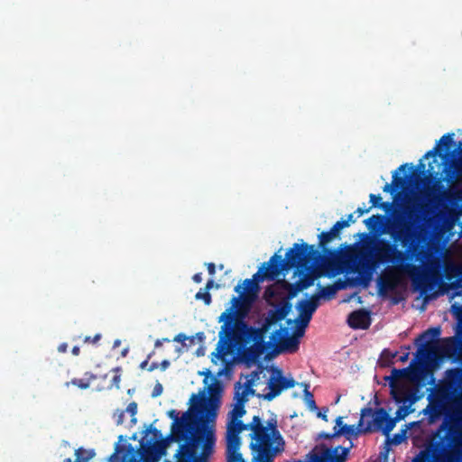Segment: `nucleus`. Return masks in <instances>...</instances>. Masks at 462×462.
Instances as JSON below:
<instances>
[{
    "label": "nucleus",
    "mask_w": 462,
    "mask_h": 462,
    "mask_svg": "<svg viewBox=\"0 0 462 462\" xmlns=\"http://www.w3.org/2000/svg\"><path fill=\"white\" fill-rule=\"evenodd\" d=\"M237 384H238V387H237L238 389L235 393V399L236 400L237 403L241 402V404H245L247 402L248 393H253L254 390L251 389L249 385H247L245 388H242L240 386L239 383Z\"/></svg>",
    "instance_id": "nucleus-30"
},
{
    "label": "nucleus",
    "mask_w": 462,
    "mask_h": 462,
    "mask_svg": "<svg viewBox=\"0 0 462 462\" xmlns=\"http://www.w3.org/2000/svg\"><path fill=\"white\" fill-rule=\"evenodd\" d=\"M383 192L393 194L396 190L393 184L386 183L383 188Z\"/></svg>",
    "instance_id": "nucleus-50"
},
{
    "label": "nucleus",
    "mask_w": 462,
    "mask_h": 462,
    "mask_svg": "<svg viewBox=\"0 0 462 462\" xmlns=\"http://www.w3.org/2000/svg\"><path fill=\"white\" fill-rule=\"evenodd\" d=\"M235 287L239 295L231 299V306L218 318V322H224L219 331V341L217 350V356H225L232 346H242L247 342L249 326L245 319L257 298L259 285L253 279H245Z\"/></svg>",
    "instance_id": "nucleus-4"
},
{
    "label": "nucleus",
    "mask_w": 462,
    "mask_h": 462,
    "mask_svg": "<svg viewBox=\"0 0 462 462\" xmlns=\"http://www.w3.org/2000/svg\"><path fill=\"white\" fill-rule=\"evenodd\" d=\"M126 411L130 413L132 417H134L137 413V403L135 402H132L127 405Z\"/></svg>",
    "instance_id": "nucleus-46"
},
{
    "label": "nucleus",
    "mask_w": 462,
    "mask_h": 462,
    "mask_svg": "<svg viewBox=\"0 0 462 462\" xmlns=\"http://www.w3.org/2000/svg\"><path fill=\"white\" fill-rule=\"evenodd\" d=\"M337 224L339 225L341 229H343L345 227H348L350 226L348 221H346V219L345 220L337 221Z\"/></svg>",
    "instance_id": "nucleus-57"
},
{
    "label": "nucleus",
    "mask_w": 462,
    "mask_h": 462,
    "mask_svg": "<svg viewBox=\"0 0 462 462\" xmlns=\"http://www.w3.org/2000/svg\"><path fill=\"white\" fill-rule=\"evenodd\" d=\"M97 379V375L92 374L91 372H86L84 374V378L79 379L74 378L70 382H67L65 383L66 386H69V384L75 385L79 387L81 390H86L89 388L91 382L95 381Z\"/></svg>",
    "instance_id": "nucleus-23"
},
{
    "label": "nucleus",
    "mask_w": 462,
    "mask_h": 462,
    "mask_svg": "<svg viewBox=\"0 0 462 462\" xmlns=\"http://www.w3.org/2000/svg\"><path fill=\"white\" fill-rule=\"evenodd\" d=\"M148 430L152 433L154 439H158V438L162 437L161 430H159L156 428H152V425L150 426V429Z\"/></svg>",
    "instance_id": "nucleus-52"
},
{
    "label": "nucleus",
    "mask_w": 462,
    "mask_h": 462,
    "mask_svg": "<svg viewBox=\"0 0 462 462\" xmlns=\"http://www.w3.org/2000/svg\"><path fill=\"white\" fill-rule=\"evenodd\" d=\"M100 338H101V334H96L94 337L87 336L84 337L83 342L89 343V344H96L100 340Z\"/></svg>",
    "instance_id": "nucleus-44"
},
{
    "label": "nucleus",
    "mask_w": 462,
    "mask_h": 462,
    "mask_svg": "<svg viewBox=\"0 0 462 462\" xmlns=\"http://www.w3.org/2000/svg\"><path fill=\"white\" fill-rule=\"evenodd\" d=\"M269 329H265L264 328V325L263 324L262 325V327L260 328H253V327H249L247 341L253 340V341H254V343L256 345L260 344L262 348H263V337H264V334Z\"/></svg>",
    "instance_id": "nucleus-24"
},
{
    "label": "nucleus",
    "mask_w": 462,
    "mask_h": 462,
    "mask_svg": "<svg viewBox=\"0 0 462 462\" xmlns=\"http://www.w3.org/2000/svg\"><path fill=\"white\" fill-rule=\"evenodd\" d=\"M334 430V435H344L347 439L352 436H357L358 434H365V432L359 431V423L356 427L355 425H343L342 417L337 418Z\"/></svg>",
    "instance_id": "nucleus-19"
},
{
    "label": "nucleus",
    "mask_w": 462,
    "mask_h": 462,
    "mask_svg": "<svg viewBox=\"0 0 462 462\" xmlns=\"http://www.w3.org/2000/svg\"><path fill=\"white\" fill-rule=\"evenodd\" d=\"M278 283H280L284 289L288 291V298L286 300H290L295 297L299 291H303L299 285L298 282L295 283H289L288 282L282 280L279 281Z\"/></svg>",
    "instance_id": "nucleus-29"
},
{
    "label": "nucleus",
    "mask_w": 462,
    "mask_h": 462,
    "mask_svg": "<svg viewBox=\"0 0 462 462\" xmlns=\"http://www.w3.org/2000/svg\"><path fill=\"white\" fill-rule=\"evenodd\" d=\"M349 448L337 446L335 449L322 448L319 452H310L308 462H345Z\"/></svg>",
    "instance_id": "nucleus-13"
},
{
    "label": "nucleus",
    "mask_w": 462,
    "mask_h": 462,
    "mask_svg": "<svg viewBox=\"0 0 462 462\" xmlns=\"http://www.w3.org/2000/svg\"><path fill=\"white\" fill-rule=\"evenodd\" d=\"M113 371L116 373V374L112 378L111 384L109 385V388L111 389V388L115 387L116 389H119L120 382H121V374H120L121 368L116 367L113 369Z\"/></svg>",
    "instance_id": "nucleus-39"
},
{
    "label": "nucleus",
    "mask_w": 462,
    "mask_h": 462,
    "mask_svg": "<svg viewBox=\"0 0 462 462\" xmlns=\"http://www.w3.org/2000/svg\"><path fill=\"white\" fill-rule=\"evenodd\" d=\"M67 350H68V344L67 343H62V344H60L58 346V351L60 353H65V352H67Z\"/></svg>",
    "instance_id": "nucleus-58"
},
{
    "label": "nucleus",
    "mask_w": 462,
    "mask_h": 462,
    "mask_svg": "<svg viewBox=\"0 0 462 462\" xmlns=\"http://www.w3.org/2000/svg\"><path fill=\"white\" fill-rule=\"evenodd\" d=\"M159 367V364L157 362H152L149 367H148V371L149 372H152L154 371L155 369H157Z\"/></svg>",
    "instance_id": "nucleus-60"
},
{
    "label": "nucleus",
    "mask_w": 462,
    "mask_h": 462,
    "mask_svg": "<svg viewBox=\"0 0 462 462\" xmlns=\"http://www.w3.org/2000/svg\"><path fill=\"white\" fill-rule=\"evenodd\" d=\"M164 342L169 343V342H171V339L168 338V337H163V338L156 339L155 342H154V346L155 347H160V346H162V344Z\"/></svg>",
    "instance_id": "nucleus-51"
},
{
    "label": "nucleus",
    "mask_w": 462,
    "mask_h": 462,
    "mask_svg": "<svg viewBox=\"0 0 462 462\" xmlns=\"http://www.w3.org/2000/svg\"><path fill=\"white\" fill-rule=\"evenodd\" d=\"M206 265H207L208 273L210 275H214L215 273H216V265H215V263H208Z\"/></svg>",
    "instance_id": "nucleus-53"
},
{
    "label": "nucleus",
    "mask_w": 462,
    "mask_h": 462,
    "mask_svg": "<svg viewBox=\"0 0 462 462\" xmlns=\"http://www.w3.org/2000/svg\"><path fill=\"white\" fill-rule=\"evenodd\" d=\"M264 294L273 297L274 296V291L271 289V287H269L265 290Z\"/></svg>",
    "instance_id": "nucleus-64"
},
{
    "label": "nucleus",
    "mask_w": 462,
    "mask_h": 462,
    "mask_svg": "<svg viewBox=\"0 0 462 462\" xmlns=\"http://www.w3.org/2000/svg\"><path fill=\"white\" fill-rule=\"evenodd\" d=\"M406 375H407V369L393 368L391 372V374L385 376L384 380L389 383V386H391V383H393V385L402 384L400 383V380L402 378H404Z\"/></svg>",
    "instance_id": "nucleus-26"
},
{
    "label": "nucleus",
    "mask_w": 462,
    "mask_h": 462,
    "mask_svg": "<svg viewBox=\"0 0 462 462\" xmlns=\"http://www.w3.org/2000/svg\"><path fill=\"white\" fill-rule=\"evenodd\" d=\"M163 392V386L162 383H157L154 387H153V390L152 392V398H156L158 396H160Z\"/></svg>",
    "instance_id": "nucleus-42"
},
{
    "label": "nucleus",
    "mask_w": 462,
    "mask_h": 462,
    "mask_svg": "<svg viewBox=\"0 0 462 462\" xmlns=\"http://www.w3.org/2000/svg\"><path fill=\"white\" fill-rule=\"evenodd\" d=\"M124 417H125L124 411H120V413L118 414V417L116 419V423L117 424H122L123 421H124Z\"/></svg>",
    "instance_id": "nucleus-61"
},
{
    "label": "nucleus",
    "mask_w": 462,
    "mask_h": 462,
    "mask_svg": "<svg viewBox=\"0 0 462 462\" xmlns=\"http://www.w3.org/2000/svg\"><path fill=\"white\" fill-rule=\"evenodd\" d=\"M409 179V176L400 177L397 175V173H393V186L395 189V190L399 189H402L406 183L407 180Z\"/></svg>",
    "instance_id": "nucleus-37"
},
{
    "label": "nucleus",
    "mask_w": 462,
    "mask_h": 462,
    "mask_svg": "<svg viewBox=\"0 0 462 462\" xmlns=\"http://www.w3.org/2000/svg\"><path fill=\"white\" fill-rule=\"evenodd\" d=\"M148 450V446L147 447H143V449H142V452H141V457H143V459L144 460V462H153V453H147L146 451Z\"/></svg>",
    "instance_id": "nucleus-41"
},
{
    "label": "nucleus",
    "mask_w": 462,
    "mask_h": 462,
    "mask_svg": "<svg viewBox=\"0 0 462 462\" xmlns=\"http://www.w3.org/2000/svg\"><path fill=\"white\" fill-rule=\"evenodd\" d=\"M221 392L222 386L219 382L216 381L215 383L208 386L209 396L205 393V391L199 395H191L189 401L196 405L203 425L208 424L214 427L219 408Z\"/></svg>",
    "instance_id": "nucleus-8"
},
{
    "label": "nucleus",
    "mask_w": 462,
    "mask_h": 462,
    "mask_svg": "<svg viewBox=\"0 0 462 462\" xmlns=\"http://www.w3.org/2000/svg\"><path fill=\"white\" fill-rule=\"evenodd\" d=\"M454 135L453 133L444 134L436 146L427 152L423 157L429 158L439 154L441 158H447L449 155L448 151L450 147L454 144Z\"/></svg>",
    "instance_id": "nucleus-17"
},
{
    "label": "nucleus",
    "mask_w": 462,
    "mask_h": 462,
    "mask_svg": "<svg viewBox=\"0 0 462 462\" xmlns=\"http://www.w3.org/2000/svg\"><path fill=\"white\" fill-rule=\"evenodd\" d=\"M369 199L372 204V208H379L388 211L392 207V204L389 202H382V197L380 195L370 194Z\"/></svg>",
    "instance_id": "nucleus-33"
},
{
    "label": "nucleus",
    "mask_w": 462,
    "mask_h": 462,
    "mask_svg": "<svg viewBox=\"0 0 462 462\" xmlns=\"http://www.w3.org/2000/svg\"><path fill=\"white\" fill-rule=\"evenodd\" d=\"M337 288L335 285H328L322 287L319 293H315L312 296L318 297V302H319L320 298L331 299L335 296Z\"/></svg>",
    "instance_id": "nucleus-31"
},
{
    "label": "nucleus",
    "mask_w": 462,
    "mask_h": 462,
    "mask_svg": "<svg viewBox=\"0 0 462 462\" xmlns=\"http://www.w3.org/2000/svg\"><path fill=\"white\" fill-rule=\"evenodd\" d=\"M421 226L415 222H405L398 226L397 230L391 232V237L394 243L400 242L405 247L404 251L397 248V245L390 241L380 238L374 246L368 252L355 251L352 247L345 254V257L356 265V271L360 275L365 274L363 282L367 284L372 272L380 263H391L396 270L410 276L416 287L425 286L427 276L422 272L420 265L412 263V261H420L424 263L428 259V253L424 245L421 235Z\"/></svg>",
    "instance_id": "nucleus-1"
},
{
    "label": "nucleus",
    "mask_w": 462,
    "mask_h": 462,
    "mask_svg": "<svg viewBox=\"0 0 462 462\" xmlns=\"http://www.w3.org/2000/svg\"><path fill=\"white\" fill-rule=\"evenodd\" d=\"M390 388L391 395L395 402L405 403L409 400L410 394L403 384L393 385V383H391Z\"/></svg>",
    "instance_id": "nucleus-22"
},
{
    "label": "nucleus",
    "mask_w": 462,
    "mask_h": 462,
    "mask_svg": "<svg viewBox=\"0 0 462 462\" xmlns=\"http://www.w3.org/2000/svg\"><path fill=\"white\" fill-rule=\"evenodd\" d=\"M320 259L321 254L313 245L295 243L287 251L284 259L282 255L274 254L268 262L263 263L258 272L253 275V280L257 284L264 280L273 281L282 271L296 268L301 275L298 283L302 290H305L310 287L317 278L314 271Z\"/></svg>",
    "instance_id": "nucleus-5"
},
{
    "label": "nucleus",
    "mask_w": 462,
    "mask_h": 462,
    "mask_svg": "<svg viewBox=\"0 0 462 462\" xmlns=\"http://www.w3.org/2000/svg\"><path fill=\"white\" fill-rule=\"evenodd\" d=\"M409 413L408 408L404 406L399 407V409L396 411V420L403 419L407 414Z\"/></svg>",
    "instance_id": "nucleus-45"
},
{
    "label": "nucleus",
    "mask_w": 462,
    "mask_h": 462,
    "mask_svg": "<svg viewBox=\"0 0 462 462\" xmlns=\"http://www.w3.org/2000/svg\"><path fill=\"white\" fill-rule=\"evenodd\" d=\"M319 305V302H318V297L312 295L309 300H301L298 302L296 307L299 310V327L305 329Z\"/></svg>",
    "instance_id": "nucleus-15"
},
{
    "label": "nucleus",
    "mask_w": 462,
    "mask_h": 462,
    "mask_svg": "<svg viewBox=\"0 0 462 462\" xmlns=\"http://www.w3.org/2000/svg\"><path fill=\"white\" fill-rule=\"evenodd\" d=\"M271 373L267 383L268 392L263 395L266 401H273L279 396L284 390L293 388L296 385V381L292 377L283 376L282 370L275 365L268 367Z\"/></svg>",
    "instance_id": "nucleus-10"
},
{
    "label": "nucleus",
    "mask_w": 462,
    "mask_h": 462,
    "mask_svg": "<svg viewBox=\"0 0 462 462\" xmlns=\"http://www.w3.org/2000/svg\"><path fill=\"white\" fill-rule=\"evenodd\" d=\"M245 404L236 403L232 411L228 412L227 419L232 420H238L245 414Z\"/></svg>",
    "instance_id": "nucleus-32"
},
{
    "label": "nucleus",
    "mask_w": 462,
    "mask_h": 462,
    "mask_svg": "<svg viewBox=\"0 0 462 462\" xmlns=\"http://www.w3.org/2000/svg\"><path fill=\"white\" fill-rule=\"evenodd\" d=\"M448 380L437 386L430 395L428 406L431 420L445 416L443 422L439 425L437 435L446 431L440 438L439 445L442 450H446L454 445L449 451V460H458L462 450L457 448L459 439L462 437V394L459 390L462 383V369H449L447 372Z\"/></svg>",
    "instance_id": "nucleus-2"
},
{
    "label": "nucleus",
    "mask_w": 462,
    "mask_h": 462,
    "mask_svg": "<svg viewBox=\"0 0 462 462\" xmlns=\"http://www.w3.org/2000/svg\"><path fill=\"white\" fill-rule=\"evenodd\" d=\"M275 309L282 316V318L284 319L291 310V304L289 301V300H283L278 304V306Z\"/></svg>",
    "instance_id": "nucleus-36"
},
{
    "label": "nucleus",
    "mask_w": 462,
    "mask_h": 462,
    "mask_svg": "<svg viewBox=\"0 0 462 462\" xmlns=\"http://www.w3.org/2000/svg\"><path fill=\"white\" fill-rule=\"evenodd\" d=\"M189 339L191 343L194 342V337H187L186 335L182 334V333H180L178 334L173 339L172 341L174 342H181L183 343L185 340Z\"/></svg>",
    "instance_id": "nucleus-43"
},
{
    "label": "nucleus",
    "mask_w": 462,
    "mask_h": 462,
    "mask_svg": "<svg viewBox=\"0 0 462 462\" xmlns=\"http://www.w3.org/2000/svg\"><path fill=\"white\" fill-rule=\"evenodd\" d=\"M213 287H216L217 289H218L219 284L215 283V282L213 280H208L206 283L204 290L207 291H209V290L212 289Z\"/></svg>",
    "instance_id": "nucleus-48"
},
{
    "label": "nucleus",
    "mask_w": 462,
    "mask_h": 462,
    "mask_svg": "<svg viewBox=\"0 0 462 462\" xmlns=\"http://www.w3.org/2000/svg\"><path fill=\"white\" fill-rule=\"evenodd\" d=\"M317 416L319 418L322 419L323 420L328 421V416L326 414V411L325 412L319 411Z\"/></svg>",
    "instance_id": "nucleus-63"
},
{
    "label": "nucleus",
    "mask_w": 462,
    "mask_h": 462,
    "mask_svg": "<svg viewBox=\"0 0 462 462\" xmlns=\"http://www.w3.org/2000/svg\"><path fill=\"white\" fill-rule=\"evenodd\" d=\"M185 442V439H182L181 436H176L174 434L170 433L164 439L155 441L153 444H151L149 441L147 453H153V462H158V460L166 455V451L171 442Z\"/></svg>",
    "instance_id": "nucleus-16"
},
{
    "label": "nucleus",
    "mask_w": 462,
    "mask_h": 462,
    "mask_svg": "<svg viewBox=\"0 0 462 462\" xmlns=\"http://www.w3.org/2000/svg\"><path fill=\"white\" fill-rule=\"evenodd\" d=\"M372 207H369L368 208H358L355 213H356L358 215V217H361L363 216L365 213H367L371 210Z\"/></svg>",
    "instance_id": "nucleus-54"
},
{
    "label": "nucleus",
    "mask_w": 462,
    "mask_h": 462,
    "mask_svg": "<svg viewBox=\"0 0 462 462\" xmlns=\"http://www.w3.org/2000/svg\"><path fill=\"white\" fill-rule=\"evenodd\" d=\"M364 222L370 232L379 233L382 232V229L385 224V216L380 214L373 215Z\"/></svg>",
    "instance_id": "nucleus-21"
},
{
    "label": "nucleus",
    "mask_w": 462,
    "mask_h": 462,
    "mask_svg": "<svg viewBox=\"0 0 462 462\" xmlns=\"http://www.w3.org/2000/svg\"><path fill=\"white\" fill-rule=\"evenodd\" d=\"M124 437L119 436V441L115 445V451L109 457V462H137L138 451L131 445L120 444Z\"/></svg>",
    "instance_id": "nucleus-14"
},
{
    "label": "nucleus",
    "mask_w": 462,
    "mask_h": 462,
    "mask_svg": "<svg viewBox=\"0 0 462 462\" xmlns=\"http://www.w3.org/2000/svg\"><path fill=\"white\" fill-rule=\"evenodd\" d=\"M441 329L439 327L430 328L425 330L416 339V342L425 340L417 351V358L431 359L438 356H451L457 353L459 358L462 359V339L456 337L442 338L439 344L437 338L440 336Z\"/></svg>",
    "instance_id": "nucleus-7"
},
{
    "label": "nucleus",
    "mask_w": 462,
    "mask_h": 462,
    "mask_svg": "<svg viewBox=\"0 0 462 462\" xmlns=\"http://www.w3.org/2000/svg\"><path fill=\"white\" fill-rule=\"evenodd\" d=\"M71 353H72L73 356H79V353H80L79 346H73L72 349H71Z\"/></svg>",
    "instance_id": "nucleus-62"
},
{
    "label": "nucleus",
    "mask_w": 462,
    "mask_h": 462,
    "mask_svg": "<svg viewBox=\"0 0 462 462\" xmlns=\"http://www.w3.org/2000/svg\"><path fill=\"white\" fill-rule=\"evenodd\" d=\"M171 363L169 360L165 359V360H162L161 362V364L159 365V366L161 367V369L162 371L166 370L169 366H170Z\"/></svg>",
    "instance_id": "nucleus-55"
},
{
    "label": "nucleus",
    "mask_w": 462,
    "mask_h": 462,
    "mask_svg": "<svg viewBox=\"0 0 462 462\" xmlns=\"http://www.w3.org/2000/svg\"><path fill=\"white\" fill-rule=\"evenodd\" d=\"M154 355V351L151 352L146 359L144 361H143L141 364H140V368L141 369H144L147 367L148 364H149V360L152 358V356Z\"/></svg>",
    "instance_id": "nucleus-49"
},
{
    "label": "nucleus",
    "mask_w": 462,
    "mask_h": 462,
    "mask_svg": "<svg viewBox=\"0 0 462 462\" xmlns=\"http://www.w3.org/2000/svg\"><path fill=\"white\" fill-rule=\"evenodd\" d=\"M95 455L96 453L93 449L79 448L75 450L76 462H88Z\"/></svg>",
    "instance_id": "nucleus-28"
},
{
    "label": "nucleus",
    "mask_w": 462,
    "mask_h": 462,
    "mask_svg": "<svg viewBox=\"0 0 462 462\" xmlns=\"http://www.w3.org/2000/svg\"><path fill=\"white\" fill-rule=\"evenodd\" d=\"M354 214L355 213H351L349 215H347V217H346V221H348V223L351 225L353 223H355L356 221V218L354 217Z\"/></svg>",
    "instance_id": "nucleus-59"
},
{
    "label": "nucleus",
    "mask_w": 462,
    "mask_h": 462,
    "mask_svg": "<svg viewBox=\"0 0 462 462\" xmlns=\"http://www.w3.org/2000/svg\"><path fill=\"white\" fill-rule=\"evenodd\" d=\"M405 432L406 430H402V432L401 433L394 434L393 439H391V442L394 445L401 444L405 439Z\"/></svg>",
    "instance_id": "nucleus-40"
},
{
    "label": "nucleus",
    "mask_w": 462,
    "mask_h": 462,
    "mask_svg": "<svg viewBox=\"0 0 462 462\" xmlns=\"http://www.w3.org/2000/svg\"><path fill=\"white\" fill-rule=\"evenodd\" d=\"M226 455L227 462H245L239 452L241 438L236 420L227 419L226 431Z\"/></svg>",
    "instance_id": "nucleus-11"
},
{
    "label": "nucleus",
    "mask_w": 462,
    "mask_h": 462,
    "mask_svg": "<svg viewBox=\"0 0 462 462\" xmlns=\"http://www.w3.org/2000/svg\"><path fill=\"white\" fill-rule=\"evenodd\" d=\"M260 417L258 415H255L253 417L252 420L249 423H244L241 420H236V425L238 427L239 433L245 431V430H251V433L254 432V423H258L260 420Z\"/></svg>",
    "instance_id": "nucleus-34"
},
{
    "label": "nucleus",
    "mask_w": 462,
    "mask_h": 462,
    "mask_svg": "<svg viewBox=\"0 0 462 462\" xmlns=\"http://www.w3.org/2000/svg\"><path fill=\"white\" fill-rule=\"evenodd\" d=\"M254 432L250 433L249 448L255 455L253 462H273L274 457L284 450L285 442L278 430L276 417H273L263 424L262 419L254 423Z\"/></svg>",
    "instance_id": "nucleus-6"
},
{
    "label": "nucleus",
    "mask_w": 462,
    "mask_h": 462,
    "mask_svg": "<svg viewBox=\"0 0 462 462\" xmlns=\"http://www.w3.org/2000/svg\"><path fill=\"white\" fill-rule=\"evenodd\" d=\"M173 421L171 426V433L181 436L185 442L180 444L175 454L176 462H207L208 457L213 453L216 436L213 426L201 422L200 414L190 402L188 411L179 417L176 410L167 412ZM165 462H171L165 460Z\"/></svg>",
    "instance_id": "nucleus-3"
},
{
    "label": "nucleus",
    "mask_w": 462,
    "mask_h": 462,
    "mask_svg": "<svg viewBox=\"0 0 462 462\" xmlns=\"http://www.w3.org/2000/svg\"><path fill=\"white\" fill-rule=\"evenodd\" d=\"M195 299L196 300H201L204 301V303L206 305H210L211 304V301H212V299H211V294L209 293V291H207L204 290V291H199L196 293L195 295Z\"/></svg>",
    "instance_id": "nucleus-38"
},
{
    "label": "nucleus",
    "mask_w": 462,
    "mask_h": 462,
    "mask_svg": "<svg viewBox=\"0 0 462 462\" xmlns=\"http://www.w3.org/2000/svg\"><path fill=\"white\" fill-rule=\"evenodd\" d=\"M304 385V401L310 410L315 411L318 409L313 394L309 391V384L303 383Z\"/></svg>",
    "instance_id": "nucleus-35"
},
{
    "label": "nucleus",
    "mask_w": 462,
    "mask_h": 462,
    "mask_svg": "<svg viewBox=\"0 0 462 462\" xmlns=\"http://www.w3.org/2000/svg\"><path fill=\"white\" fill-rule=\"evenodd\" d=\"M347 323L355 329H367L371 325L370 312L366 310H355L349 314Z\"/></svg>",
    "instance_id": "nucleus-18"
},
{
    "label": "nucleus",
    "mask_w": 462,
    "mask_h": 462,
    "mask_svg": "<svg viewBox=\"0 0 462 462\" xmlns=\"http://www.w3.org/2000/svg\"><path fill=\"white\" fill-rule=\"evenodd\" d=\"M282 319H283L276 310V309H273L268 311L267 316L265 317L263 324L264 325L265 329H269L273 325Z\"/></svg>",
    "instance_id": "nucleus-27"
},
{
    "label": "nucleus",
    "mask_w": 462,
    "mask_h": 462,
    "mask_svg": "<svg viewBox=\"0 0 462 462\" xmlns=\"http://www.w3.org/2000/svg\"><path fill=\"white\" fill-rule=\"evenodd\" d=\"M458 264H451L446 269V277L450 281L449 288L453 290L462 289V273L455 270Z\"/></svg>",
    "instance_id": "nucleus-20"
},
{
    "label": "nucleus",
    "mask_w": 462,
    "mask_h": 462,
    "mask_svg": "<svg viewBox=\"0 0 462 462\" xmlns=\"http://www.w3.org/2000/svg\"><path fill=\"white\" fill-rule=\"evenodd\" d=\"M342 229L340 228L339 225L337 224V222L333 225V226L328 230L334 237L339 236V233Z\"/></svg>",
    "instance_id": "nucleus-47"
},
{
    "label": "nucleus",
    "mask_w": 462,
    "mask_h": 462,
    "mask_svg": "<svg viewBox=\"0 0 462 462\" xmlns=\"http://www.w3.org/2000/svg\"><path fill=\"white\" fill-rule=\"evenodd\" d=\"M333 239H335V237L329 231H323L319 235V246L324 253L329 254H335L337 253V251L330 250L326 247V245Z\"/></svg>",
    "instance_id": "nucleus-25"
},
{
    "label": "nucleus",
    "mask_w": 462,
    "mask_h": 462,
    "mask_svg": "<svg viewBox=\"0 0 462 462\" xmlns=\"http://www.w3.org/2000/svg\"><path fill=\"white\" fill-rule=\"evenodd\" d=\"M192 280L196 283H200L202 282V273H195L192 277Z\"/></svg>",
    "instance_id": "nucleus-56"
},
{
    "label": "nucleus",
    "mask_w": 462,
    "mask_h": 462,
    "mask_svg": "<svg viewBox=\"0 0 462 462\" xmlns=\"http://www.w3.org/2000/svg\"><path fill=\"white\" fill-rule=\"evenodd\" d=\"M396 419L389 417L383 408H378L374 411L370 407L361 410L359 420V431L370 433L382 430L384 435H388L395 427Z\"/></svg>",
    "instance_id": "nucleus-9"
},
{
    "label": "nucleus",
    "mask_w": 462,
    "mask_h": 462,
    "mask_svg": "<svg viewBox=\"0 0 462 462\" xmlns=\"http://www.w3.org/2000/svg\"><path fill=\"white\" fill-rule=\"evenodd\" d=\"M304 335V328L298 327L295 333L289 335L286 328H281L276 330L272 339L277 342V351L279 353H295L299 350L300 337Z\"/></svg>",
    "instance_id": "nucleus-12"
}]
</instances>
